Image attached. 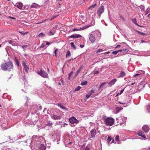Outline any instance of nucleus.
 <instances>
[{"label": "nucleus", "instance_id": "14", "mask_svg": "<svg viewBox=\"0 0 150 150\" xmlns=\"http://www.w3.org/2000/svg\"><path fill=\"white\" fill-rule=\"evenodd\" d=\"M117 81V79H113L111 81L108 83L109 85L110 86L114 85Z\"/></svg>", "mask_w": 150, "mask_h": 150}, {"label": "nucleus", "instance_id": "56", "mask_svg": "<svg viewBox=\"0 0 150 150\" xmlns=\"http://www.w3.org/2000/svg\"><path fill=\"white\" fill-rule=\"evenodd\" d=\"M139 75H140V74H136L134 75V77H136V76H139Z\"/></svg>", "mask_w": 150, "mask_h": 150}, {"label": "nucleus", "instance_id": "30", "mask_svg": "<svg viewBox=\"0 0 150 150\" xmlns=\"http://www.w3.org/2000/svg\"><path fill=\"white\" fill-rule=\"evenodd\" d=\"M87 81H83L81 83V85L82 86L85 85L86 84H87Z\"/></svg>", "mask_w": 150, "mask_h": 150}, {"label": "nucleus", "instance_id": "36", "mask_svg": "<svg viewBox=\"0 0 150 150\" xmlns=\"http://www.w3.org/2000/svg\"><path fill=\"white\" fill-rule=\"evenodd\" d=\"M133 22L136 25H139L137 23V21L136 19L134 18V19L132 20Z\"/></svg>", "mask_w": 150, "mask_h": 150}, {"label": "nucleus", "instance_id": "13", "mask_svg": "<svg viewBox=\"0 0 150 150\" xmlns=\"http://www.w3.org/2000/svg\"><path fill=\"white\" fill-rule=\"evenodd\" d=\"M82 36L79 34H75L71 35L69 37V38H81Z\"/></svg>", "mask_w": 150, "mask_h": 150}, {"label": "nucleus", "instance_id": "15", "mask_svg": "<svg viewBox=\"0 0 150 150\" xmlns=\"http://www.w3.org/2000/svg\"><path fill=\"white\" fill-rule=\"evenodd\" d=\"M138 134L139 136H141L144 138H146L145 135L142 131H139L138 133Z\"/></svg>", "mask_w": 150, "mask_h": 150}, {"label": "nucleus", "instance_id": "41", "mask_svg": "<svg viewBox=\"0 0 150 150\" xmlns=\"http://www.w3.org/2000/svg\"><path fill=\"white\" fill-rule=\"evenodd\" d=\"M81 88V87L80 86H78V87H77L76 88V89H75V91H78Z\"/></svg>", "mask_w": 150, "mask_h": 150}, {"label": "nucleus", "instance_id": "16", "mask_svg": "<svg viewBox=\"0 0 150 150\" xmlns=\"http://www.w3.org/2000/svg\"><path fill=\"white\" fill-rule=\"evenodd\" d=\"M58 105L59 107H60L61 108H62L63 109L67 110V108L63 106L62 104L61 103H58Z\"/></svg>", "mask_w": 150, "mask_h": 150}, {"label": "nucleus", "instance_id": "40", "mask_svg": "<svg viewBox=\"0 0 150 150\" xmlns=\"http://www.w3.org/2000/svg\"><path fill=\"white\" fill-rule=\"evenodd\" d=\"M19 32L23 35H24L25 34H26L28 33V32H25V33H23V32H21V31H19Z\"/></svg>", "mask_w": 150, "mask_h": 150}, {"label": "nucleus", "instance_id": "62", "mask_svg": "<svg viewBox=\"0 0 150 150\" xmlns=\"http://www.w3.org/2000/svg\"><path fill=\"white\" fill-rule=\"evenodd\" d=\"M109 53H110V52H106L104 53V54H109Z\"/></svg>", "mask_w": 150, "mask_h": 150}, {"label": "nucleus", "instance_id": "1", "mask_svg": "<svg viewBox=\"0 0 150 150\" xmlns=\"http://www.w3.org/2000/svg\"><path fill=\"white\" fill-rule=\"evenodd\" d=\"M1 68L3 70L10 71L13 68V63L11 62H8L3 63L1 65Z\"/></svg>", "mask_w": 150, "mask_h": 150}, {"label": "nucleus", "instance_id": "4", "mask_svg": "<svg viewBox=\"0 0 150 150\" xmlns=\"http://www.w3.org/2000/svg\"><path fill=\"white\" fill-rule=\"evenodd\" d=\"M51 137L54 142L56 140L58 141L60 140V136L59 134L54 133L52 135Z\"/></svg>", "mask_w": 150, "mask_h": 150}, {"label": "nucleus", "instance_id": "47", "mask_svg": "<svg viewBox=\"0 0 150 150\" xmlns=\"http://www.w3.org/2000/svg\"><path fill=\"white\" fill-rule=\"evenodd\" d=\"M124 91V89H123V90H122L120 91V93H118L117 94V95H118L119 94V95H120V94H122V93Z\"/></svg>", "mask_w": 150, "mask_h": 150}, {"label": "nucleus", "instance_id": "23", "mask_svg": "<svg viewBox=\"0 0 150 150\" xmlns=\"http://www.w3.org/2000/svg\"><path fill=\"white\" fill-rule=\"evenodd\" d=\"M15 61L16 62V64L17 66L18 67L19 66V62L18 60V59H17L16 57L15 58Z\"/></svg>", "mask_w": 150, "mask_h": 150}, {"label": "nucleus", "instance_id": "61", "mask_svg": "<svg viewBox=\"0 0 150 150\" xmlns=\"http://www.w3.org/2000/svg\"><path fill=\"white\" fill-rule=\"evenodd\" d=\"M82 66H81V67H80V68L78 69V70H79V71H80L81 70V69H82Z\"/></svg>", "mask_w": 150, "mask_h": 150}, {"label": "nucleus", "instance_id": "27", "mask_svg": "<svg viewBox=\"0 0 150 150\" xmlns=\"http://www.w3.org/2000/svg\"><path fill=\"white\" fill-rule=\"evenodd\" d=\"M107 83H108V82H104L102 83L101 85H100V86H99V88H101L105 84H106Z\"/></svg>", "mask_w": 150, "mask_h": 150}, {"label": "nucleus", "instance_id": "5", "mask_svg": "<svg viewBox=\"0 0 150 150\" xmlns=\"http://www.w3.org/2000/svg\"><path fill=\"white\" fill-rule=\"evenodd\" d=\"M38 73L44 78H47L48 76L47 74L44 71L41 70L40 72L38 71Z\"/></svg>", "mask_w": 150, "mask_h": 150}, {"label": "nucleus", "instance_id": "33", "mask_svg": "<svg viewBox=\"0 0 150 150\" xmlns=\"http://www.w3.org/2000/svg\"><path fill=\"white\" fill-rule=\"evenodd\" d=\"M95 92L94 90L93 89H92L89 92V94H90L91 95V94L93 93H94Z\"/></svg>", "mask_w": 150, "mask_h": 150}, {"label": "nucleus", "instance_id": "57", "mask_svg": "<svg viewBox=\"0 0 150 150\" xmlns=\"http://www.w3.org/2000/svg\"><path fill=\"white\" fill-rule=\"evenodd\" d=\"M23 79L24 81H26V79L25 76H23Z\"/></svg>", "mask_w": 150, "mask_h": 150}, {"label": "nucleus", "instance_id": "2", "mask_svg": "<svg viewBox=\"0 0 150 150\" xmlns=\"http://www.w3.org/2000/svg\"><path fill=\"white\" fill-rule=\"evenodd\" d=\"M96 35L99 37H101L100 33L98 31L92 32L89 34V39L92 43H94L95 41V36Z\"/></svg>", "mask_w": 150, "mask_h": 150}, {"label": "nucleus", "instance_id": "34", "mask_svg": "<svg viewBox=\"0 0 150 150\" xmlns=\"http://www.w3.org/2000/svg\"><path fill=\"white\" fill-rule=\"evenodd\" d=\"M147 110L148 112L150 113V105L147 106Z\"/></svg>", "mask_w": 150, "mask_h": 150}, {"label": "nucleus", "instance_id": "6", "mask_svg": "<svg viewBox=\"0 0 150 150\" xmlns=\"http://www.w3.org/2000/svg\"><path fill=\"white\" fill-rule=\"evenodd\" d=\"M119 118H117L116 120H118ZM120 122L121 123H124L126 122V120H127V117H125L123 116H121L119 118Z\"/></svg>", "mask_w": 150, "mask_h": 150}, {"label": "nucleus", "instance_id": "12", "mask_svg": "<svg viewBox=\"0 0 150 150\" xmlns=\"http://www.w3.org/2000/svg\"><path fill=\"white\" fill-rule=\"evenodd\" d=\"M91 138H94L95 137L96 134V130L95 129H92L91 130Z\"/></svg>", "mask_w": 150, "mask_h": 150}, {"label": "nucleus", "instance_id": "20", "mask_svg": "<svg viewBox=\"0 0 150 150\" xmlns=\"http://www.w3.org/2000/svg\"><path fill=\"white\" fill-rule=\"evenodd\" d=\"M128 51V50L127 49H123L122 50V52L124 53V54H126Z\"/></svg>", "mask_w": 150, "mask_h": 150}, {"label": "nucleus", "instance_id": "46", "mask_svg": "<svg viewBox=\"0 0 150 150\" xmlns=\"http://www.w3.org/2000/svg\"><path fill=\"white\" fill-rule=\"evenodd\" d=\"M94 74H97L99 73V71H98L97 70H94L93 71Z\"/></svg>", "mask_w": 150, "mask_h": 150}, {"label": "nucleus", "instance_id": "53", "mask_svg": "<svg viewBox=\"0 0 150 150\" xmlns=\"http://www.w3.org/2000/svg\"><path fill=\"white\" fill-rule=\"evenodd\" d=\"M45 45L44 44H42L41 45V46L40 47V48H43L45 47Z\"/></svg>", "mask_w": 150, "mask_h": 150}, {"label": "nucleus", "instance_id": "10", "mask_svg": "<svg viewBox=\"0 0 150 150\" xmlns=\"http://www.w3.org/2000/svg\"><path fill=\"white\" fill-rule=\"evenodd\" d=\"M26 62L25 61H23L22 62V65L23 67L26 72L28 73V70L29 69V67L26 65Z\"/></svg>", "mask_w": 150, "mask_h": 150}, {"label": "nucleus", "instance_id": "64", "mask_svg": "<svg viewBox=\"0 0 150 150\" xmlns=\"http://www.w3.org/2000/svg\"><path fill=\"white\" fill-rule=\"evenodd\" d=\"M80 47L81 48H83L84 47V45H80Z\"/></svg>", "mask_w": 150, "mask_h": 150}, {"label": "nucleus", "instance_id": "17", "mask_svg": "<svg viewBox=\"0 0 150 150\" xmlns=\"http://www.w3.org/2000/svg\"><path fill=\"white\" fill-rule=\"evenodd\" d=\"M46 147L43 144H41L39 146V150H45Z\"/></svg>", "mask_w": 150, "mask_h": 150}, {"label": "nucleus", "instance_id": "58", "mask_svg": "<svg viewBox=\"0 0 150 150\" xmlns=\"http://www.w3.org/2000/svg\"><path fill=\"white\" fill-rule=\"evenodd\" d=\"M46 44L47 45H49L50 44V43L48 42H46Z\"/></svg>", "mask_w": 150, "mask_h": 150}, {"label": "nucleus", "instance_id": "54", "mask_svg": "<svg viewBox=\"0 0 150 150\" xmlns=\"http://www.w3.org/2000/svg\"><path fill=\"white\" fill-rule=\"evenodd\" d=\"M61 81L62 84V85H64V82L63 81V80L62 79V78L61 79Z\"/></svg>", "mask_w": 150, "mask_h": 150}, {"label": "nucleus", "instance_id": "43", "mask_svg": "<svg viewBox=\"0 0 150 150\" xmlns=\"http://www.w3.org/2000/svg\"><path fill=\"white\" fill-rule=\"evenodd\" d=\"M52 125V122H49L46 124V125L48 126H51Z\"/></svg>", "mask_w": 150, "mask_h": 150}, {"label": "nucleus", "instance_id": "8", "mask_svg": "<svg viewBox=\"0 0 150 150\" xmlns=\"http://www.w3.org/2000/svg\"><path fill=\"white\" fill-rule=\"evenodd\" d=\"M104 11V6L101 5L98 9L97 13L98 15L100 16V15Z\"/></svg>", "mask_w": 150, "mask_h": 150}, {"label": "nucleus", "instance_id": "45", "mask_svg": "<svg viewBox=\"0 0 150 150\" xmlns=\"http://www.w3.org/2000/svg\"><path fill=\"white\" fill-rule=\"evenodd\" d=\"M118 53V52L117 51H114L112 52V53L114 54H116L117 53Z\"/></svg>", "mask_w": 150, "mask_h": 150}, {"label": "nucleus", "instance_id": "29", "mask_svg": "<svg viewBox=\"0 0 150 150\" xmlns=\"http://www.w3.org/2000/svg\"><path fill=\"white\" fill-rule=\"evenodd\" d=\"M150 12V7H149L146 10V14H148Z\"/></svg>", "mask_w": 150, "mask_h": 150}, {"label": "nucleus", "instance_id": "7", "mask_svg": "<svg viewBox=\"0 0 150 150\" xmlns=\"http://www.w3.org/2000/svg\"><path fill=\"white\" fill-rule=\"evenodd\" d=\"M69 120L70 122L72 124L74 123H77L79 122V121L77 120L74 117H71L69 119Z\"/></svg>", "mask_w": 150, "mask_h": 150}, {"label": "nucleus", "instance_id": "37", "mask_svg": "<svg viewBox=\"0 0 150 150\" xmlns=\"http://www.w3.org/2000/svg\"><path fill=\"white\" fill-rule=\"evenodd\" d=\"M119 136L118 135L115 138V139L116 141L118 142L119 141Z\"/></svg>", "mask_w": 150, "mask_h": 150}, {"label": "nucleus", "instance_id": "26", "mask_svg": "<svg viewBox=\"0 0 150 150\" xmlns=\"http://www.w3.org/2000/svg\"><path fill=\"white\" fill-rule=\"evenodd\" d=\"M8 42H9V43L10 44L12 45H13V46H16V45L15 43L14 42H13V41H12V40H10Z\"/></svg>", "mask_w": 150, "mask_h": 150}, {"label": "nucleus", "instance_id": "11", "mask_svg": "<svg viewBox=\"0 0 150 150\" xmlns=\"http://www.w3.org/2000/svg\"><path fill=\"white\" fill-rule=\"evenodd\" d=\"M142 130L145 132H148L149 130V128L147 125H144L142 127Z\"/></svg>", "mask_w": 150, "mask_h": 150}, {"label": "nucleus", "instance_id": "48", "mask_svg": "<svg viewBox=\"0 0 150 150\" xmlns=\"http://www.w3.org/2000/svg\"><path fill=\"white\" fill-rule=\"evenodd\" d=\"M103 51V50H102L101 49H98L97 50L96 53H98L99 52H102Z\"/></svg>", "mask_w": 150, "mask_h": 150}, {"label": "nucleus", "instance_id": "55", "mask_svg": "<svg viewBox=\"0 0 150 150\" xmlns=\"http://www.w3.org/2000/svg\"><path fill=\"white\" fill-rule=\"evenodd\" d=\"M8 18H10L12 19H16V18H15L11 17L10 16H9L8 17Z\"/></svg>", "mask_w": 150, "mask_h": 150}, {"label": "nucleus", "instance_id": "28", "mask_svg": "<svg viewBox=\"0 0 150 150\" xmlns=\"http://www.w3.org/2000/svg\"><path fill=\"white\" fill-rule=\"evenodd\" d=\"M45 36V35L44 34L41 33H40L39 35H38V37H44Z\"/></svg>", "mask_w": 150, "mask_h": 150}, {"label": "nucleus", "instance_id": "42", "mask_svg": "<svg viewBox=\"0 0 150 150\" xmlns=\"http://www.w3.org/2000/svg\"><path fill=\"white\" fill-rule=\"evenodd\" d=\"M73 72L71 71L69 74V79H70V76L72 75L73 74Z\"/></svg>", "mask_w": 150, "mask_h": 150}, {"label": "nucleus", "instance_id": "39", "mask_svg": "<svg viewBox=\"0 0 150 150\" xmlns=\"http://www.w3.org/2000/svg\"><path fill=\"white\" fill-rule=\"evenodd\" d=\"M28 46L27 45H24L22 46V47L23 49L24 50H25V48H26L28 47Z\"/></svg>", "mask_w": 150, "mask_h": 150}, {"label": "nucleus", "instance_id": "32", "mask_svg": "<svg viewBox=\"0 0 150 150\" xmlns=\"http://www.w3.org/2000/svg\"><path fill=\"white\" fill-rule=\"evenodd\" d=\"M140 8L142 10H144V6L143 5H141L139 6Z\"/></svg>", "mask_w": 150, "mask_h": 150}, {"label": "nucleus", "instance_id": "60", "mask_svg": "<svg viewBox=\"0 0 150 150\" xmlns=\"http://www.w3.org/2000/svg\"><path fill=\"white\" fill-rule=\"evenodd\" d=\"M121 47V45H118L116 47H115V48H117L119 47Z\"/></svg>", "mask_w": 150, "mask_h": 150}, {"label": "nucleus", "instance_id": "38", "mask_svg": "<svg viewBox=\"0 0 150 150\" xmlns=\"http://www.w3.org/2000/svg\"><path fill=\"white\" fill-rule=\"evenodd\" d=\"M80 71L79 70H77L75 74V75L74 77H75L78 75V74L80 72Z\"/></svg>", "mask_w": 150, "mask_h": 150}, {"label": "nucleus", "instance_id": "51", "mask_svg": "<svg viewBox=\"0 0 150 150\" xmlns=\"http://www.w3.org/2000/svg\"><path fill=\"white\" fill-rule=\"evenodd\" d=\"M58 50V49H56V50H55L54 51V54L55 55V56L56 57H57V51Z\"/></svg>", "mask_w": 150, "mask_h": 150}, {"label": "nucleus", "instance_id": "50", "mask_svg": "<svg viewBox=\"0 0 150 150\" xmlns=\"http://www.w3.org/2000/svg\"><path fill=\"white\" fill-rule=\"evenodd\" d=\"M37 107V105H34L32 106L31 108V109H32L34 108H36Z\"/></svg>", "mask_w": 150, "mask_h": 150}, {"label": "nucleus", "instance_id": "25", "mask_svg": "<svg viewBox=\"0 0 150 150\" xmlns=\"http://www.w3.org/2000/svg\"><path fill=\"white\" fill-rule=\"evenodd\" d=\"M55 32L54 31H50L48 34V35H53L55 34Z\"/></svg>", "mask_w": 150, "mask_h": 150}, {"label": "nucleus", "instance_id": "59", "mask_svg": "<svg viewBox=\"0 0 150 150\" xmlns=\"http://www.w3.org/2000/svg\"><path fill=\"white\" fill-rule=\"evenodd\" d=\"M89 148L88 147V146H87L85 149V150H89Z\"/></svg>", "mask_w": 150, "mask_h": 150}, {"label": "nucleus", "instance_id": "31", "mask_svg": "<svg viewBox=\"0 0 150 150\" xmlns=\"http://www.w3.org/2000/svg\"><path fill=\"white\" fill-rule=\"evenodd\" d=\"M70 45L72 47H73L74 49H76V47L75 46V45L73 42H71L70 43Z\"/></svg>", "mask_w": 150, "mask_h": 150}, {"label": "nucleus", "instance_id": "49", "mask_svg": "<svg viewBox=\"0 0 150 150\" xmlns=\"http://www.w3.org/2000/svg\"><path fill=\"white\" fill-rule=\"evenodd\" d=\"M91 94H89L88 93L86 95V97L87 99L89 98L91 96Z\"/></svg>", "mask_w": 150, "mask_h": 150}, {"label": "nucleus", "instance_id": "3", "mask_svg": "<svg viewBox=\"0 0 150 150\" xmlns=\"http://www.w3.org/2000/svg\"><path fill=\"white\" fill-rule=\"evenodd\" d=\"M104 121L106 125L110 126H112L114 124V119L110 117H108L107 118H104Z\"/></svg>", "mask_w": 150, "mask_h": 150}, {"label": "nucleus", "instance_id": "9", "mask_svg": "<svg viewBox=\"0 0 150 150\" xmlns=\"http://www.w3.org/2000/svg\"><path fill=\"white\" fill-rule=\"evenodd\" d=\"M51 118L54 120H60L61 118L62 117L60 115H57L53 114L51 116Z\"/></svg>", "mask_w": 150, "mask_h": 150}, {"label": "nucleus", "instance_id": "63", "mask_svg": "<svg viewBox=\"0 0 150 150\" xmlns=\"http://www.w3.org/2000/svg\"><path fill=\"white\" fill-rule=\"evenodd\" d=\"M78 30V29H76V28H74V29H73V31H76V30Z\"/></svg>", "mask_w": 150, "mask_h": 150}, {"label": "nucleus", "instance_id": "22", "mask_svg": "<svg viewBox=\"0 0 150 150\" xmlns=\"http://www.w3.org/2000/svg\"><path fill=\"white\" fill-rule=\"evenodd\" d=\"M71 53L69 51H68L67 52V53L66 54V57H70L71 56Z\"/></svg>", "mask_w": 150, "mask_h": 150}, {"label": "nucleus", "instance_id": "24", "mask_svg": "<svg viewBox=\"0 0 150 150\" xmlns=\"http://www.w3.org/2000/svg\"><path fill=\"white\" fill-rule=\"evenodd\" d=\"M96 6V4H94V5H92L91 6H90L88 9H92V8H94Z\"/></svg>", "mask_w": 150, "mask_h": 150}, {"label": "nucleus", "instance_id": "21", "mask_svg": "<svg viewBox=\"0 0 150 150\" xmlns=\"http://www.w3.org/2000/svg\"><path fill=\"white\" fill-rule=\"evenodd\" d=\"M38 5L35 3H33L30 6L31 8H35L38 7Z\"/></svg>", "mask_w": 150, "mask_h": 150}, {"label": "nucleus", "instance_id": "35", "mask_svg": "<svg viewBox=\"0 0 150 150\" xmlns=\"http://www.w3.org/2000/svg\"><path fill=\"white\" fill-rule=\"evenodd\" d=\"M115 110L116 111V112H115V113L116 114L118 113L120 111L118 107H116L115 108Z\"/></svg>", "mask_w": 150, "mask_h": 150}, {"label": "nucleus", "instance_id": "52", "mask_svg": "<svg viewBox=\"0 0 150 150\" xmlns=\"http://www.w3.org/2000/svg\"><path fill=\"white\" fill-rule=\"evenodd\" d=\"M139 33H140V34L141 35H146V34L145 33L141 32H139Z\"/></svg>", "mask_w": 150, "mask_h": 150}, {"label": "nucleus", "instance_id": "19", "mask_svg": "<svg viewBox=\"0 0 150 150\" xmlns=\"http://www.w3.org/2000/svg\"><path fill=\"white\" fill-rule=\"evenodd\" d=\"M125 73L123 71H122L120 73V75L119 77H123L125 75Z\"/></svg>", "mask_w": 150, "mask_h": 150}, {"label": "nucleus", "instance_id": "44", "mask_svg": "<svg viewBox=\"0 0 150 150\" xmlns=\"http://www.w3.org/2000/svg\"><path fill=\"white\" fill-rule=\"evenodd\" d=\"M107 140L108 141H109V142H110L111 141V140H112V138L110 137H108Z\"/></svg>", "mask_w": 150, "mask_h": 150}, {"label": "nucleus", "instance_id": "18", "mask_svg": "<svg viewBox=\"0 0 150 150\" xmlns=\"http://www.w3.org/2000/svg\"><path fill=\"white\" fill-rule=\"evenodd\" d=\"M23 6V4L21 3H18L17 5V7L19 9L22 8Z\"/></svg>", "mask_w": 150, "mask_h": 150}]
</instances>
